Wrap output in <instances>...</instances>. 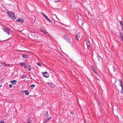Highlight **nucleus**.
<instances>
[{
  "label": "nucleus",
  "mask_w": 123,
  "mask_h": 123,
  "mask_svg": "<svg viewBox=\"0 0 123 123\" xmlns=\"http://www.w3.org/2000/svg\"><path fill=\"white\" fill-rule=\"evenodd\" d=\"M22 57L25 58H27L28 57V55L27 54H22Z\"/></svg>",
  "instance_id": "obj_11"
},
{
  "label": "nucleus",
  "mask_w": 123,
  "mask_h": 123,
  "mask_svg": "<svg viewBox=\"0 0 123 123\" xmlns=\"http://www.w3.org/2000/svg\"><path fill=\"white\" fill-rule=\"evenodd\" d=\"M4 31L6 32L8 35H10V29L7 27H5L3 29Z\"/></svg>",
  "instance_id": "obj_1"
},
{
  "label": "nucleus",
  "mask_w": 123,
  "mask_h": 123,
  "mask_svg": "<svg viewBox=\"0 0 123 123\" xmlns=\"http://www.w3.org/2000/svg\"><path fill=\"white\" fill-rule=\"evenodd\" d=\"M118 81L121 84H122V81L121 80L119 79L118 80Z\"/></svg>",
  "instance_id": "obj_25"
},
{
  "label": "nucleus",
  "mask_w": 123,
  "mask_h": 123,
  "mask_svg": "<svg viewBox=\"0 0 123 123\" xmlns=\"http://www.w3.org/2000/svg\"><path fill=\"white\" fill-rule=\"evenodd\" d=\"M43 76L46 78H48L49 76V75L48 73L46 72H44V73H43Z\"/></svg>",
  "instance_id": "obj_6"
},
{
  "label": "nucleus",
  "mask_w": 123,
  "mask_h": 123,
  "mask_svg": "<svg viewBox=\"0 0 123 123\" xmlns=\"http://www.w3.org/2000/svg\"><path fill=\"white\" fill-rule=\"evenodd\" d=\"M98 59V60L100 61L101 59V58L100 56H97Z\"/></svg>",
  "instance_id": "obj_21"
},
{
  "label": "nucleus",
  "mask_w": 123,
  "mask_h": 123,
  "mask_svg": "<svg viewBox=\"0 0 123 123\" xmlns=\"http://www.w3.org/2000/svg\"><path fill=\"white\" fill-rule=\"evenodd\" d=\"M35 86L34 85H32L30 86V87L32 89Z\"/></svg>",
  "instance_id": "obj_19"
},
{
  "label": "nucleus",
  "mask_w": 123,
  "mask_h": 123,
  "mask_svg": "<svg viewBox=\"0 0 123 123\" xmlns=\"http://www.w3.org/2000/svg\"><path fill=\"white\" fill-rule=\"evenodd\" d=\"M31 122L30 119L29 118L28 119L27 121V123H31Z\"/></svg>",
  "instance_id": "obj_20"
},
{
  "label": "nucleus",
  "mask_w": 123,
  "mask_h": 123,
  "mask_svg": "<svg viewBox=\"0 0 123 123\" xmlns=\"http://www.w3.org/2000/svg\"><path fill=\"white\" fill-rule=\"evenodd\" d=\"M16 21L19 22L20 23L22 24L25 21V20L23 19H22L21 18H19L16 20Z\"/></svg>",
  "instance_id": "obj_4"
},
{
  "label": "nucleus",
  "mask_w": 123,
  "mask_h": 123,
  "mask_svg": "<svg viewBox=\"0 0 123 123\" xmlns=\"http://www.w3.org/2000/svg\"><path fill=\"white\" fill-rule=\"evenodd\" d=\"M60 1H61L60 0H58L57 1H54V2H60Z\"/></svg>",
  "instance_id": "obj_30"
},
{
  "label": "nucleus",
  "mask_w": 123,
  "mask_h": 123,
  "mask_svg": "<svg viewBox=\"0 0 123 123\" xmlns=\"http://www.w3.org/2000/svg\"><path fill=\"white\" fill-rule=\"evenodd\" d=\"M92 68V70L95 73H96V72H95V71L94 70V68L92 66H91Z\"/></svg>",
  "instance_id": "obj_22"
},
{
  "label": "nucleus",
  "mask_w": 123,
  "mask_h": 123,
  "mask_svg": "<svg viewBox=\"0 0 123 123\" xmlns=\"http://www.w3.org/2000/svg\"><path fill=\"white\" fill-rule=\"evenodd\" d=\"M41 13L42 14V15L44 16V17L45 18L46 16L45 15V14L44 13L42 12H41Z\"/></svg>",
  "instance_id": "obj_23"
},
{
  "label": "nucleus",
  "mask_w": 123,
  "mask_h": 123,
  "mask_svg": "<svg viewBox=\"0 0 123 123\" xmlns=\"http://www.w3.org/2000/svg\"><path fill=\"white\" fill-rule=\"evenodd\" d=\"M4 64H5V66H7V65H8L9 66V64H5V63Z\"/></svg>",
  "instance_id": "obj_33"
},
{
  "label": "nucleus",
  "mask_w": 123,
  "mask_h": 123,
  "mask_svg": "<svg viewBox=\"0 0 123 123\" xmlns=\"http://www.w3.org/2000/svg\"><path fill=\"white\" fill-rule=\"evenodd\" d=\"M63 37L68 42H69L70 41V40L69 39V38L66 35H64Z\"/></svg>",
  "instance_id": "obj_7"
},
{
  "label": "nucleus",
  "mask_w": 123,
  "mask_h": 123,
  "mask_svg": "<svg viewBox=\"0 0 123 123\" xmlns=\"http://www.w3.org/2000/svg\"><path fill=\"white\" fill-rule=\"evenodd\" d=\"M45 18L48 20L49 22H52V21L50 20L49 18L46 16Z\"/></svg>",
  "instance_id": "obj_13"
},
{
  "label": "nucleus",
  "mask_w": 123,
  "mask_h": 123,
  "mask_svg": "<svg viewBox=\"0 0 123 123\" xmlns=\"http://www.w3.org/2000/svg\"><path fill=\"white\" fill-rule=\"evenodd\" d=\"M40 31L41 32H43L46 35L49 36V34L48 32L44 29H43L41 28Z\"/></svg>",
  "instance_id": "obj_3"
},
{
  "label": "nucleus",
  "mask_w": 123,
  "mask_h": 123,
  "mask_svg": "<svg viewBox=\"0 0 123 123\" xmlns=\"http://www.w3.org/2000/svg\"><path fill=\"white\" fill-rule=\"evenodd\" d=\"M26 77V75H23L22 77V78L23 79H24V78H25Z\"/></svg>",
  "instance_id": "obj_24"
},
{
  "label": "nucleus",
  "mask_w": 123,
  "mask_h": 123,
  "mask_svg": "<svg viewBox=\"0 0 123 123\" xmlns=\"http://www.w3.org/2000/svg\"><path fill=\"white\" fill-rule=\"evenodd\" d=\"M11 83L13 85H14L17 82L16 80H11L10 81Z\"/></svg>",
  "instance_id": "obj_12"
},
{
  "label": "nucleus",
  "mask_w": 123,
  "mask_h": 123,
  "mask_svg": "<svg viewBox=\"0 0 123 123\" xmlns=\"http://www.w3.org/2000/svg\"><path fill=\"white\" fill-rule=\"evenodd\" d=\"M9 87L10 88H11L12 87V85L11 84H10L9 85Z\"/></svg>",
  "instance_id": "obj_27"
},
{
  "label": "nucleus",
  "mask_w": 123,
  "mask_h": 123,
  "mask_svg": "<svg viewBox=\"0 0 123 123\" xmlns=\"http://www.w3.org/2000/svg\"><path fill=\"white\" fill-rule=\"evenodd\" d=\"M7 13L13 19H16V17L13 12L8 11Z\"/></svg>",
  "instance_id": "obj_2"
},
{
  "label": "nucleus",
  "mask_w": 123,
  "mask_h": 123,
  "mask_svg": "<svg viewBox=\"0 0 123 123\" xmlns=\"http://www.w3.org/2000/svg\"><path fill=\"white\" fill-rule=\"evenodd\" d=\"M70 113L71 114L73 115L74 114V113L73 112L71 111V112Z\"/></svg>",
  "instance_id": "obj_34"
},
{
  "label": "nucleus",
  "mask_w": 123,
  "mask_h": 123,
  "mask_svg": "<svg viewBox=\"0 0 123 123\" xmlns=\"http://www.w3.org/2000/svg\"><path fill=\"white\" fill-rule=\"evenodd\" d=\"M120 23V24L122 25H123L122 24V21H119Z\"/></svg>",
  "instance_id": "obj_28"
},
{
  "label": "nucleus",
  "mask_w": 123,
  "mask_h": 123,
  "mask_svg": "<svg viewBox=\"0 0 123 123\" xmlns=\"http://www.w3.org/2000/svg\"><path fill=\"white\" fill-rule=\"evenodd\" d=\"M122 28V29H123V27Z\"/></svg>",
  "instance_id": "obj_38"
},
{
  "label": "nucleus",
  "mask_w": 123,
  "mask_h": 123,
  "mask_svg": "<svg viewBox=\"0 0 123 123\" xmlns=\"http://www.w3.org/2000/svg\"><path fill=\"white\" fill-rule=\"evenodd\" d=\"M86 44L87 45V47L88 48L90 45V42L88 40H86Z\"/></svg>",
  "instance_id": "obj_5"
},
{
  "label": "nucleus",
  "mask_w": 123,
  "mask_h": 123,
  "mask_svg": "<svg viewBox=\"0 0 123 123\" xmlns=\"http://www.w3.org/2000/svg\"><path fill=\"white\" fill-rule=\"evenodd\" d=\"M119 34H120V38H121V39H123V36L122 35V34L121 33H120Z\"/></svg>",
  "instance_id": "obj_16"
},
{
  "label": "nucleus",
  "mask_w": 123,
  "mask_h": 123,
  "mask_svg": "<svg viewBox=\"0 0 123 123\" xmlns=\"http://www.w3.org/2000/svg\"><path fill=\"white\" fill-rule=\"evenodd\" d=\"M51 117H50L48 119H47L48 120L49 119H51Z\"/></svg>",
  "instance_id": "obj_35"
},
{
  "label": "nucleus",
  "mask_w": 123,
  "mask_h": 123,
  "mask_svg": "<svg viewBox=\"0 0 123 123\" xmlns=\"http://www.w3.org/2000/svg\"><path fill=\"white\" fill-rule=\"evenodd\" d=\"M48 121L47 119H46L44 122V123H47V122Z\"/></svg>",
  "instance_id": "obj_29"
},
{
  "label": "nucleus",
  "mask_w": 123,
  "mask_h": 123,
  "mask_svg": "<svg viewBox=\"0 0 123 123\" xmlns=\"http://www.w3.org/2000/svg\"><path fill=\"white\" fill-rule=\"evenodd\" d=\"M120 86L122 88L121 93H123V85L122 84H121Z\"/></svg>",
  "instance_id": "obj_14"
},
{
  "label": "nucleus",
  "mask_w": 123,
  "mask_h": 123,
  "mask_svg": "<svg viewBox=\"0 0 123 123\" xmlns=\"http://www.w3.org/2000/svg\"><path fill=\"white\" fill-rule=\"evenodd\" d=\"M113 71L114 72H115V68L114 67H113Z\"/></svg>",
  "instance_id": "obj_31"
},
{
  "label": "nucleus",
  "mask_w": 123,
  "mask_h": 123,
  "mask_svg": "<svg viewBox=\"0 0 123 123\" xmlns=\"http://www.w3.org/2000/svg\"><path fill=\"white\" fill-rule=\"evenodd\" d=\"M45 116L46 117H48L49 116L48 114V111H47L46 112V113L45 115Z\"/></svg>",
  "instance_id": "obj_18"
},
{
  "label": "nucleus",
  "mask_w": 123,
  "mask_h": 123,
  "mask_svg": "<svg viewBox=\"0 0 123 123\" xmlns=\"http://www.w3.org/2000/svg\"><path fill=\"white\" fill-rule=\"evenodd\" d=\"M37 64L40 67H41V64H40L39 62H38L37 63Z\"/></svg>",
  "instance_id": "obj_26"
},
{
  "label": "nucleus",
  "mask_w": 123,
  "mask_h": 123,
  "mask_svg": "<svg viewBox=\"0 0 123 123\" xmlns=\"http://www.w3.org/2000/svg\"><path fill=\"white\" fill-rule=\"evenodd\" d=\"M26 66H24V67L27 69H28V70L29 71H30L31 70V66L29 65H26Z\"/></svg>",
  "instance_id": "obj_8"
},
{
  "label": "nucleus",
  "mask_w": 123,
  "mask_h": 123,
  "mask_svg": "<svg viewBox=\"0 0 123 123\" xmlns=\"http://www.w3.org/2000/svg\"><path fill=\"white\" fill-rule=\"evenodd\" d=\"M80 37V33H78L76 35V39L78 40H79V39Z\"/></svg>",
  "instance_id": "obj_10"
},
{
  "label": "nucleus",
  "mask_w": 123,
  "mask_h": 123,
  "mask_svg": "<svg viewBox=\"0 0 123 123\" xmlns=\"http://www.w3.org/2000/svg\"><path fill=\"white\" fill-rule=\"evenodd\" d=\"M20 65L21 66H25V62H23L22 63H20Z\"/></svg>",
  "instance_id": "obj_15"
},
{
  "label": "nucleus",
  "mask_w": 123,
  "mask_h": 123,
  "mask_svg": "<svg viewBox=\"0 0 123 123\" xmlns=\"http://www.w3.org/2000/svg\"><path fill=\"white\" fill-rule=\"evenodd\" d=\"M0 123H4V122L3 121H0Z\"/></svg>",
  "instance_id": "obj_32"
},
{
  "label": "nucleus",
  "mask_w": 123,
  "mask_h": 123,
  "mask_svg": "<svg viewBox=\"0 0 123 123\" xmlns=\"http://www.w3.org/2000/svg\"><path fill=\"white\" fill-rule=\"evenodd\" d=\"M98 105H100V106L101 105L100 103H99V102H98Z\"/></svg>",
  "instance_id": "obj_36"
},
{
  "label": "nucleus",
  "mask_w": 123,
  "mask_h": 123,
  "mask_svg": "<svg viewBox=\"0 0 123 123\" xmlns=\"http://www.w3.org/2000/svg\"><path fill=\"white\" fill-rule=\"evenodd\" d=\"M48 84L50 87L52 88H54L55 86V85L54 84L51 83H48Z\"/></svg>",
  "instance_id": "obj_9"
},
{
  "label": "nucleus",
  "mask_w": 123,
  "mask_h": 123,
  "mask_svg": "<svg viewBox=\"0 0 123 123\" xmlns=\"http://www.w3.org/2000/svg\"><path fill=\"white\" fill-rule=\"evenodd\" d=\"M25 93L26 95H28L29 94V92L27 90H25Z\"/></svg>",
  "instance_id": "obj_17"
},
{
  "label": "nucleus",
  "mask_w": 123,
  "mask_h": 123,
  "mask_svg": "<svg viewBox=\"0 0 123 123\" xmlns=\"http://www.w3.org/2000/svg\"><path fill=\"white\" fill-rule=\"evenodd\" d=\"M2 86V85H0V87Z\"/></svg>",
  "instance_id": "obj_37"
}]
</instances>
